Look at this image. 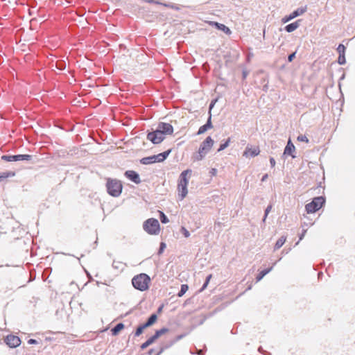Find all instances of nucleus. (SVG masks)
I'll list each match as a JSON object with an SVG mask.
<instances>
[{
    "label": "nucleus",
    "mask_w": 355,
    "mask_h": 355,
    "mask_svg": "<svg viewBox=\"0 0 355 355\" xmlns=\"http://www.w3.org/2000/svg\"><path fill=\"white\" fill-rule=\"evenodd\" d=\"M150 277L146 273H140L132 279L133 287L140 291H145L149 288Z\"/></svg>",
    "instance_id": "1"
},
{
    "label": "nucleus",
    "mask_w": 355,
    "mask_h": 355,
    "mask_svg": "<svg viewBox=\"0 0 355 355\" xmlns=\"http://www.w3.org/2000/svg\"><path fill=\"white\" fill-rule=\"evenodd\" d=\"M106 180L105 186L107 193L112 197H119L121 194L123 189L121 182L117 179L110 178H107Z\"/></svg>",
    "instance_id": "2"
},
{
    "label": "nucleus",
    "mask_w": 355,
    "mask_h": 355,
    "mask_svg": "<svg viewBox=\"0 0 355 355\" xmlns=\"http://www.w3.org/2000/svg\"><path fill=\"white\" fill-rule=\"evenodd\" d=\"M171 152V149H169L157 155L143 157L140 159V163L141 164L148 165L153 163L162 162L168 157Z\"/></svg>",
    "instance_id": "3"
},
{
    "label": "nucleus",
    "mask_w": 355,
    "mask_h": 355,
    "mask_svg": "<svg viewBox=\"0 0 355 355\" xmlns=\"http://www.w3.org/2000/svg\"><path fill=\"white\" fill-rule=\"evenodd\" d=\"M144 230L150 235H157L160 231V225L157 219L150 218L144 221Z\"/></svg>",
    "instance_id": "4"
},
{
    "label": "nucleus",
    "mask_w": 355,
    "mask_h": 355,
    "mask_svg": "<svg viewBox=\"0 0 355 355\" xmlns=\"http://www.w3.org/2000/svg\"><path fill=\"white\" fill-rule=\"evenodd\" d=\"M325 204V198L323 196L315 197L311 202L305 206L306 211L308 214H313L318 211Z\"/></svg>",
    "instance_id": "5"
},
{
    "label": "nucleus",
    "mask_w": 355,
    "mask_h": 355,
    "mask_svg": "<svg viewBox=\"0 0 355 355\" xmlns=\"http://www.w3.org/2000/svg\"><path fill=\"white\" fill-rule=\"evenodd\" d=\"M214 141L212 138L210 136L207 137L200 145L198 155L196 156V159L197 160L202 159L209 152L214 145Z\"/></svg>",
    "instance_id": "6"
},
{
    "label": "nucleus",
    "mask_w": 355,
    "mask_h": 355,
    "mask_svg": "<svg viewBox=\"0 0 355 355\" xmlns=\"http://www.w3.org/2000/svg\"><path fill=\"white\" fill-rule=\"evenodd\" d=\"M168 331V329L166 327H163L160 329L155 331V334L153 336H151L144 343L141 345L140 349L141 350L146 349L148 346L154 343L159 337L167 333Z\"/></svg>",
    "instance_id": "7"
},
{
    "label": "nucleus",
    "mask_w": 355,
    "mask_h": 355,
    "mask_svg": "<svg viewBox=\"0 0 355 355\" xmlns=\"http://www.w3.org/2000/svg\"><path fill=\"white\" fill-rule=\"evenodd\" d=\"M164 135L157 130L152 132H148L147 135V139L150 141L154 144H160L164 141Z\"/></svg>",
    "instance_id": "8"
},
{
    "label": "nucleus",
    "mask_w": 355,
    "mask_h": 355,
    "mask_svg": "<svg viewBox=\"0 0 355 355\" xmlns=\"http://www.w3.org/2000/svg\"><path fill=\"white\" fill-rule=\"evenodd\" d=\"M32 159L31 155H5L1 157V159L6 162H17V161H30Z\"/></svg>",
    "instance_id": "9"
},
{
    "label": "nucleus",
    "mask_w": 355,
    "mask_h": 355,
    "mask_svg": "<svg viewBox=\"0 0 355 355\" xmlns=\"http://www.w3.org/2000/svg\"><path fill=\"white\" fill-rule=\"evenodd\" d=\"M306 6L298 8L297 9L293 11L290 15L284 16L282 19V23H287L291 20L297 17L298 16L303 15L304 12H306Z\"/></svg>",
    "instance_id": "10"
},
{
    "label": "nucleus",
    "mask_w": 355,
    "mask_h": 355,
    "mask_svg": "<svg viewBox=\"0 0 355 355\" xmlns=\"http://www.w3.org/2000/svg\"><path fill=\"white\" fill-rule=\"evenodd\" d=\"M4 343L10 348H15L20 345L21 340L18 336L10 334L6 336Z\"/></svg>",
    "instance_id": "11"
},
{
    "label": "nucleus",
    "mask_w": 355,
    "mask_h": 355,
    "mask_svg": "<svg viewBox=\"0 0 355 355\" xmlns=\"http://www.w3.org/2000/svg\"><path fill=\"white\" fill-rule=\"evenodd\" d=\"M156 130L164 135H172L173 132V127L172 125L164 122H159Z\"/></svg>",
    "instance_id": "12"
},
{
    "label": "nucleus",
    "mask_w": 355,
    "mask_h": 355,
    "mask_svg": "<svg viewBox=\"0 0 355 355\" xmlns=\"http://www.w3.org/2000/svg\"><path fill=\"white\" fill-rule=\"evenodd\" d=\"M124 175L132 182L138 184L141 183V179L137 172L132 170L126 171Z\"/></svg>",
    "instance_id": "13"
},
{
    "label": "nucleus",
    "mask_w": 355,
    "mask_h": 355,
    "mask_svg": "<svg viewBox=\"0 0 355 355\" xmlns=\"http://www.w3.org/2000/svg\"><path fill=\"white\" fill-rule=\"evenodd\" d=\"M295 150V147L292 143L291 139H288L287 144L284 148V155H290L292 157V158H295V155H294L293 153Z\"/></svg>",
    "instance_id": "14"
},
{
    "label": "nucleus",
    "mask_w": 355,
    "mask_h": 355,
    "mask_svg": "<svg viewBox=\"0 0 355 355\" xmlns=\"http://www.w3.org/2000/svg\"><path fill=\"white\" fill-rule=\"evenodd\" d=\"M210 24L214 26L218 30L224 32L227 35H230L232 33L230 29L223 24H220L217 21H211Z\"/></svg>",
    "instance_id": "15"
},
{
    "label": "nucleus",
    "mask_w": 355,
    "mask_h": 355,
    "mask_svg": "<svg viewBox=\"0 0 355 355\" xmlns=\"http://www.w3.org/2000/svg\"><path fill=\"white\" fill-rule=\"evenodd\" d=\"M213 126L211 123V114H210L206 123L200 126V128L198 129L197 135H202L205 133L207 130L211 128Z\"/></svg>",
    "instance_id": "16"
},
{
    "label": "nucleus",
    "mask_w": 355,
    "mask_h": 355,
    "mask_svg": "<svg viewBox=\"0 0 355 355\" xmlns=\"http://www.w3.org/2000/svg\"><path fill=\"white\" fill-rule=\"evenodd\" d=\"M302 19H297L295 21L286 25L284 30L287 33H292L295 31L301 25Z\"/></svg>",
    "instance_id": "17"
},
{
    "label": "nucleus",
    "mask_w": 355,
    "mask_h": 355,
    "mask_svg": "<svg viewBox=\"0 0 355 355\" xmlns=\"http://www.w3.org/2000/svg\"><path fill=\"white\" fill-rule=\"evenodd\" d=\"M192 171L191 169H187L183 171L180 175L179 182L180 184L188 185L189 180L187 178V174H191Z\"/></svg>",
    "instance_id": "18"
},
{
    "label": "nucleus",
    "mask_w": 355,
    "mask_h": 355,
    "mask_svg": "<svg viewBox=\"0 0 355 355\" xmlns=\"http://www.w3.org/2000/svg\"><path fill=\"white\" fill-rule=\"evenodd\" d=\"M260 153V150H259V147H255V148H250L249 146H247L246 148H245V150L243 153V155H246V156H251V157H255L257 155H258Z\"/></svg>",
    "instance_id": "19"
},
{
    "label": "nucleus",
    "mask_w": 355,
    "mask_h": 355,
    "mask_svg": "<svg viewBox=\"0 0 355 355\" xmlns=\"http://www.w3.org/2000/svg\"><path fill=\"white\" fill-rule=\"evenodd\" d=\"M178 189L179 191V196L180 197V200L184 199L188 193L187 185L178 184Z\"/></svg>",
    "instance_id": "20"
},
{
    "label": "nucleus",
    "mask_w": 355,
    "mask_h": 355,
    "mask_svg": "<svg viewBox=\"0 0 355 355\" xmlns=\"http://www.w3.org/2000/svg\"><path fill=\"white\" fill-rule=\"evenodd\" d=\"M157 320V314L153 313L148 317V318L147 319L146 322H144V324L148 328V327L152 326L153 324H154L156 322Z\"/></svg>",
    "instance_id": "21"
},
{
    "label": "nucleus",
    "mask_w": 355,
    "mask_h": 355,
    "mask_svg": "<svg viewBox=\"0 0 355 355\" xmlns=\"http://www.w3.org/2000/svg\"><path fill=\"white\" fill-rule=\"evenodd\" d=\"M272 268L273 266H271L270 268L260 271L256 277V282H258L261 281L268 273H269L272 270Z\"/></svg>",
    "instance_id": "22"
},
{
    "label": "nucleus",
    "mask_w": 355,
    "mask_h": 355,
    "mask_svg": "<svg viewBox=\"0 0 355 355\" xmlns=\"http://www.w3.org/2000/svg\"><path fill=\"white\" fill-rule=\"evenodd\" d=\"M174 345V343H173L172 340L165 343V344H162L160 347H159V349L157 352V353L155 354V355H160L161 354H162L166 349L170 348L171 346H173Z\"/></svg>",
    "instance_id": "23"
},
{
    "label": "nucleus",
    "mask_w": 355,
    "mask_h": 355,
    "mask_svg": "<svg viewBox=\"0 0 355 355\" xmlns=\"http://www.w3.org/2000/svg\"><path fill=\"white\" fill-rule=\"evenodd\" d=\"M124 327H125V326H124L123 323H122V322L118 323L115 327H114L111 329L112 335V336H117L119 334V333L122 329H124Z\"/></svg>",
    "instance_id": "24"
},
{
    "label": "nucleus",
    "mask_w": 355,
    "mask_h": 355,
    "mask_svg": "<svg viewBox=\"0 0 355 355\" xmlns=\"http://www.w3.org/2000/svg\"><path fill=\"white\" fill-rule=\"evenodd\" d=\"M286 241V236H282L275 243L274 246V250H277L282 248V246L285 243Z\"/></svg>",
    "instance_id": "25"
},
{
    "label": "nucleus",
    "mask_w": 355,
    "mask_h": 355,
    "mask_svg": "<svg viewBox=\"0 0 355 355\" xmlns=\"http://www.w3.org/2000/svg\"><path fill=\"white\" fill-rule=\"evenodd\" d=\"M147 327L144 325V324H139L135 331V334H134L135 337H138L141 334H142V333L144 332V330Z\"/></svg>",
    "instance_id": "26"
},
{
    "label": "nucleus",
    "mask_w": 355,
    "mask_h": 355,
    "mask_svg": "<svg viewBox=\"0 0 355 355\" xmlns=\"http://www.w3.org/2000/svg\"><path fill=\"white\" fill-rule=\"evenodd\" d=\"M188 289H189V286L187 284H182L180 290L178 293L177 295L180 297H182L186 293V292L188 291Z\"/></svg>",
    "instance_id": "27"
},
{
    "label": "nucleus",
    "mask_w": 355,
    "mask_h": 355,
    "mask_svg": "<svg viewBox=\"0 0 355 355\" xmlns=\"http://www.w3.org/2000/svg\"><path fill=\"white\" fill-rule=\"evenodd\" d=\"M56 68L60 71L66 68V62L64 60H59L55 64Z\"/></svg>",
    "instance_id": "28"
},
{
    "label": "nucleus",
    "mask_w": 355,
    "mask_h": 355,
    "mask_svg": "<svg viewBox=\"0 0 355 355\" xmlns=\"http://www.w3.org/2000/svg\"><path fill=\"white\" fill-rule=\"evenodd\" d=\"M230 143V138H228L224 143L221 144L218 149V152L222 151L225 150L227 147L229 146Z\"/></svg>",
    "instance_id": "29"
},
{
    "label": "nucleus",
    "mask_w": 355,
    "mask_h": 355,
    "mask_svg": "<svg viewBox=\"0 0 355 355\" xmlns=\"http://www.w3.org/2000/svg\"><path fill=\"white\" fill-rule=\"evenodd\" d=\"M159 219L162 223L166 224L168 223L169 220L166 215L163 211H159Z\"/></svg>",
    "instance_id": "30"
},
{
    "label": "nucleus",
    "mask_w": 355,
    "mask_h": 355,
    "mask_svg": "<svg viewBox=\"0 0 355 355\" xmlns=\"http://www.w3.org/2000/svg\"><path fill=\"white\" fill-rule=\"evenodd\" d=\"M272 205L271 204H270L266 208L265 211H264V216H263V218L262 219L263 223H265L268 214L270 213V211L272 209Z\"/></svg>",
    "instance_id": "31"
},
{
    "label": "nucleus",
    "mask_w": 355,
    "mask_h": 355,
    "mask_svg": "<svg viewBox=\"0 0 355 355\" xmlns=\"http://www.w3.org/2000/svg\"><path fill=\"white\" fill-rule=\"evenodd\" d=\"M189 333L186 332V333H183L182 334H180V335H178L177 336H175L173 340V343L175 344L178 341L182 340V338H184V337H186L187 335H188Z\"/></svg>",
    "instance_id": "32"
},
{
    "label": "nucleus",
    "mask_w": 355,
    "mask_h": 355,
    "mask_svg": "<svg viewBox=\"0 0 355 355\" xmlns=\"http://www.w3.org/2000/svg\"><path fill=\"white\" fill-rule=\"evenodd\" d=\"M346 47L343 44H340L337 47V51L339 55H345Z\"/></svg>",
    "instance_id": "33"
},
{
    "label": "nucleus",
    "mask_w": 355,
    "mask_h": 355,
    "mask_svg": "<svg viewBox=\"0 0 355 355\" xmlns=\"http://www.w3.org/2000/svg\"><path fill=\"white\" fill-rule=\"evenodd\" d=\"M338 62L339 64H345L346 63L345 55H339L338 58Z\"/></svg>",
    "instance_id": "34"
},
{
    "label": "nucleus",
    "mask_w": 355,
    "mask_h": 355,
    "mask_svg": "<svg viewBox=\"0 0 355 355\" xmlns=\"http://www.w3.org/2000/svg\"><path fill=\"white\" fill-rule=\"evenodd\" d=\"M166 243L164 242H161L160 243V245H159V248L158 250V252L157 254L159 255H160L161 254L163 253L164 249L166 248Z\"/></svg>",
    "instance_id": "35"
},
{
    "label": "nucleus",
    "mask_w": 355,
    "mask_h": 355,
    "mask_svg": "<svg viewBox=\"0 0 355 355\" xmlns=\"http://www.w3.org/2000/svg\"><path fill=\"white\" fill-rule=\"evenodd\" d=\"M297 139L299 141H304V142H306V143H308L309 142V139L308 138L306 137V135H300L297 137Z\"/></svg>",
    "instance_id": "36"
},
{
    "label": "nucleus",
    "mask_w": 355,
    "mask_h": 355,
    "mask_svg": "<svg viewBox=\"0 0 355 355\" xmlns=\"http://www.w3.org/2000/svg\"><path fill=\"white\" fill-rule=\"evenodd\" d=\"M180 232L182 233V234L184 236V237L188 238L190 236V232L184 227H182Z\"/></svg>",
    "instance_id": "37"
},
{
    "label": "nucleus",
    "mask_w": 355,
    "mask_h": 355,
    "mask_svg": "<svg viewBox=\"0 0 355 355\" xmlns=\"http://www.w3.org/2000/svg\"><path fill=\"white\" fill-rule=\"evenodd\" d=\"M121 265H122V263L120 261H114L112 263V267L116 269H119Z\"/></svg>",
    "instance_id": "38"
},
{
    "label": "nucleus",
    "mask_w": 355,
    "mask_h": 355,
    "mask_svg": "<svg viewBox=\"0 0 355 355\" xmlns=\"http://www.w3.org/2000/svg\"><path fill=\"white\" fill-rule=\"evenodd\" d=\"M258 351H259V352L261 353L263 355H271V354L270 352L264 350L262 347H259L258 348Z\"/></svg>",
    "instance_id": "39"
},
{
    "label": "nucleus",
    "mask_w": 355,
    "mask_h": 355,
    "mask_svg": "<svg viewBox=\"0 0 355 355\" xmlns=\"http://www.w3.org/2000/svg\"><path fill=\"white\" fill-rule=\"evenodd\" d=\"M295 54H296V52H293V53H291L290 55H288V62H291L295 58Z\"/></svg>",
    "instance_id": "40"
},
{
    "label": "nucleus",
    "mask_w": 355,
    "mask_h": 355,
    "mask_svg": "<svg viewBox=\"0 0 355 355\" xmlns=\"http://www.w3.org/2000/svg\"><path fill=\"white\" fill-rule=\"evenodd\" d=\"M146 2L149 3H155V4H159L161 5L162 2H160L159 0H144Z\"/></svg>",
    "instance_id": "41"
},
{
    "label": "nucleus",
    "mask_w": 355,
    "mask_h": 355,
    "mask_svg": "<svg viewBox=\"0 0 355 355\" xmlns=\"http://www.w3.org/2000/svg\"><path fill=\"white\" fill-rule=\"evenodd\" d=\"M248 74H249V71H248L247 69H243L242 71L243 80H245L247 78V76H248Z\"/></svg>",
    "instance_id": "42"
},
{
    "label": "nucleus",
    "mask_w": 355,
    "mask_h": 355,
    "mask_svg": "<svg viewBox=\"0 0 355 355\" xmlns=\"http://www.w3.org/2000/svg\"><path fill=\"white\" fill-rule=\"evenodd\" d=\"M270 164L272 168L275 166L276 162L273 157L270 158Z\"/></svg>",
    "instance_id": "43"
},
{
    "label": "nucleus",
    "mask_w": 355,
    "mask_h": 355,
    "mask_svg": "<svg viewBox=\"0 0 355 355\" xmlns=\"http://www.w3.org/2000/svg\"><path fill=\"white\" fill-rule=\"evenodd\" d=\"M28 343L30 345L37 344V341L35 339L31 338L28 340Z\"/></svg>",
    "instance_id": "44"
},
{
    "label": "nucleus",
    "mask_w": 355,
    "mask_h": 355,
    "mask_svg": "<svg viewBox=\"0 0 355 355\" xmlns=\"http://www.w3.org/2000/svg\"><path fill=\"white\" fill-rule=\"evenodd\" d=\"M157 352H155V349H150L148 352V355H155Z\"/></svg>",
    "instance_id": "45"
},
{
    "label": "nucleus",
    "mask_w": 355,
    "mask_h": 355,
    "mask_svg": "<svg viewBox=\"0 0 355 355\" xmlns=\"http://www.w3.org/2000/svg\"><path fill=\"white\" fill-rule=\"evenodd\" d=\"M209 284H207V282H205L202 288H200V291H204L208 286Z\"/></svg>",
    "instance_id": "46"
},
{
    "label": "nucleus",
    "mask_w": 355,
    "mask_h": 355,
    "mask_svg": "<svg viewBox=\"0 0 355 355\" xmlns=\"http://www.w3.org/2000/svg\"><path fill=\"white\" fill-rule=\"evenodd\" d=\"M268 178V175L267 173H266L265 175H263V177L261 180V182H265Z\"/></svg>",
    "instance_id": "47"
},
{
    "label": "nucleus",
    "mask_w": 355,
    "mask_h": 355,
    "mask_svg": "<svg viewBox=\"0 0 355 355\" xmlns=\"http://www.w3.org/2000/svg\"><path fill=\"white\" fill-rule=\"evenodd\" d=\"M211 277H212V275H211V274L209 275L206 277L205 282H207V284H209V283L210 279H211Z\"/></svg>",
    "instance_id": "48"
},
{
    "label": "nucleus",
    "mask_w": 355,
    "mask_h": 355,
    "mask_svg": "<svg viewBox=\"0 0 355 355\" xmlns=\"http://www.w3.org/2000/svg\"><path fill=\"white\" fill-rule=\"evenodd\" d=\"M173 3H162L161 5L167 7V8H171Z\"/></svg>",
    "instance_id": "49"
},
{
    "label": "nucleus",
    "mask_w": 355,
    "mask_h": 355,
    "mask_svg": "<svg viewBox=\"0 0 355 355\" xmlns=\"http://www.w3.org/2000/svg\"><path fill=\"white\" fill-rule=\"evenodd\" d=\"M214 105H215V104H214L213 103H211H211H210V105H209V114H211V109L214 107Z\"/></svg>",
    "instance_id": "50"
},
{
    "label": "nucleus",
    "mask_w": 355,
    "mask_h": 355,
    "mask_svg": "<svg viewBox=\"0 0 355 355\" xmlns=\"http://www.w3.org/2000/svg\"><path fill=\"white\" fill-rule=\"evenodd\" d=\"M306 232V230H303V232L300 236V241L302 240L303 237L304 236V234H305Z\"/></svg>",
    "instance_id": "51"
},
{
    "label": "nucleus",
    "mask_w": 355,
    "mask_h": 355,
    "mask_svg": "<svg viewBox=\"0 0 355 355\" xmlns=\"http://www.w3.org/2000/svg\"><path fill=\"white\" fill-rule=\"evenodd\" d=\"M171 8L174 9V10H179V9H180V8H179L176 5H175V4H172V6H171Z\"/></svg>",
    "instance_id": "52"
},
{
    "label": "nucleus",
    "mask_w": 355,
    "mask_h": 355,
    "mask_svg": "<svg viewBox=\"0 0 355 355\" xmlns=\"http://www.w3.org/2000/svg\"><path fill=\"white\" fill-rule=\"evenodd\" d=\"M268 84L264 85L263 86V90L264 92H267V91H268Z\"/></svg>",
    "instance_id": "53"
},
{
    "label": "nucleus",
    "mask_w": 355,
    "mask_h": 355,
    "mask_svg": "<svg viewBox=\"0 0 355 355\" xmlns=\"http://www.w3.org/2000/svg\"><path fill=\"white\" fill-rule=\"evenodd\" d=\"M164 307V305H161L158 309H157V313H159L162 311V309Z\"/></svg>",
    "instance_id": "54"
},
{
    "label": "nucleus",
    "mask_w": 355,
    "mask_h": 355,
    "mask_svg": "<svg viewBox=\"0 0 355 355\" xmlns=\"http://www.w3.org/2000/svg\"><path fill=\"white\" fill-rule=\"evenodd\" d=\"M218 101L217 98H215L214 100L211 101V103H213L214 104H215L216 103V101Z\"/></svg>",
    "instance_id": "55"
},
{
    "label": "nucleus",
    "mask_w": 355,
    "mask_h": 355,
    "mask_svg": "<svg viewBox=\"0 0 355 355\" xmlns=\"http://www.w3.org/2000/svg\"><path fill=\"white\" fill-rule=\"evenodd\" d=\"M251 288H252V285L250 284L248 286V288L246 289V291L250 290Z\"/></svg>",
    "instance_id": "56"
},
{
    "label": "nucleus",
    "mask_w": 355,
    "mask_h": 355,
    "mask_svg": "<svg viewBox=\"0 0 355 355\" xmlns=\"http://www.w3.org/2000/svg\"><path fill=\"white\" fill-rule=\"evenodd\" d=\"M320 276H322V272H321L318 273L319 278L320 277Z\"/></svg>",
    "instance_id": "57"
},
{
    "label": "nucleus",
    "mask_w": 355,
    "mask_h": 355,
    "mask_svg": "<svg viewBox=\"0 0 355 355\" xmlns=\"http://www.w3.org/2000/svg\"><path fill=\"white\" fill-rule=\"evenodd\" d=\"M198 355H203V352L202 351H200Z\"/></svg>",
    "instance_id": "58"
},
{
    "label": "nucleus",
    "mask_w": 355,
    "mask_h": 355,
    "mask_svg": "<svg viewBox=\"0 0 355 355\" xmlns=\"http://www.w3.org/2000/svg\"><path fill=\"white\" fill-rule=\"evenodd\" d=\"M204 321H205V319L202 320L200 321V324H202L204 322Z\"/></svg>",
    "instance_id": "59"
},
{
    "label": "nucleus",
    "mask_w": 355,
    "mask_h": 355,
    "mask_svg": "<svg viewBox=\"0 0 355 355\" xmlns=\"http://www.w3.org/2000/svg\"><path fill=\"white\" fill-rule=\"evenodd\" d=\"M83 15V14H82V12H80L79 15H80V16H82Z\"/></svg>",
    "instance_id": "60"
},
{
    "label": "nucleus",
    "mask_w": 355,
    "mask_h": 355,
    "mask_svg": "<svg viewBox=\"0 0 355 355\" xmlns=\"http://www.w3.org/2000/svg\"><path fill=\"white\" fill-rule=\"evenodd\" d=\"M83 15V14H82V12H80L79 15H80V16H82Z\"/></svg>",
    "instance_id": "61"
},
{
    "label": "nucleus",
    "mask_w": 355,
    "mask_h": 355,
    "mask_svg": "<svg viewBox=\"0 0 355 355\" xmlns=\"http://www.w3.org/2000/svg\"><path fill=\"white\" fill-rule=\"evenodd\" d=\"M0 341H1V340L0 339ZM0 343H1V342H0Z\"/></svg>",
    "instance_id": "62"
}]
</instances>
